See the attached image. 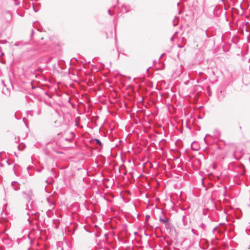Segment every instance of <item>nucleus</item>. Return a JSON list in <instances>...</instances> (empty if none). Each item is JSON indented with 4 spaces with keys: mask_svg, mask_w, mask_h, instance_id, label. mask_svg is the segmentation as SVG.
<instances>
[{
    "mask_svg": "<svg viewBox=\"0 0 250 250\" xmlns=\"http://www.w3.org/2000/svg\"><path fill=\"white\" fill-rule=\"evenodd\" d=\"M197 228V229H191V232L193 234L197 236H200V237L205 236L207 230L206 225L202 221L200 222Z\"/></svg>",
    "mask_w": 250,
    "mask_h": 250,
    "instance_id": "f257e3e1",
    "label": "nucleus"
},
{
    "mask_svg": "<svg viewBox=\"0 0 250 250\" xmlns=\"http://www.w3.org/2000/svg\"><path fill=\"white\" fill-rule=\"evenodd\" d=\"M22 194L24 198L27 201V203H30V201L32 200L34 195L33 191L30 189L23 191Z\"/></svg>",
    "mask_w": 250,
    "mask_h": 250,
    "instance_id": "f03ea898",
    "label": "nucleus"
},
{
    "mask_svg": "<svg viewBox=\"0 0 250 250\" xmlns=\"http://www.w3.org/2000/svg\"><path fill=\"white\" fill-rule=\"evenodd\" d=\"M52 116L54 118H57V120L54 121V125L55 126H59L61 125L62 122V117L58 112L55 111L54 113L52 114Z\"/></svg>",
    "mask_w": 250,
    "mask_h": 250,
    "instance_id": "7ed1b4c3",
    "label": "nucleus"
},
{
    "mask_svg": "<svg viewBox=\"0 0 250 250\" xmlns=\"http://www.w3.org/2000/svg\"><path fill=\"white\" fill-rule=\"evenodd\" d=\"M26 209L30 212H28L27 213V214L29 216L30 215V214H31L32 215H34L36 213V208L34 205L33 202H32L30 204L29 203H27L26 204Z\"/></svg>",
    "mask_w": 250,
    "mask_h": 250,
    "instance_id": "20e7f679",
    "label": "nucleus"
},
{
    "mask_svg": "<svg viewBox=\"0 0 250 250\" xmlns=\"http://www.w3.org/2000/svg\"><path fill=\"white\" fill-rule=\"evenodd\" d=\"M11 185L12 188L16 191L18 190L20 188V184H19L16 181L12 182Z\"/></svg>",
    "mask_w": 250,
    "mask_h": 250,
    "instance_id": "39448f33",
    "label": "nucleus"
},
{
    "mask_svg": "<svg viewBox=\"0 0 250 250\" xmlns=\"http://www.w3.org/2000/svg\"><path fill=\"white\" fill-rule=\"evenodd\" d=\"M42 108L43 104H40L38 105L37 109L35 111L37 115H40L42 113Z\"/></svg>",
    "mask_w": 250,
    "mask_h": 250,
    "instance_id": "423d86ee",
    "label": "nucleus"
},
{
    "mask_svg": "<svg viewBox=\"0 0 250 250\" xmlns=\"http://www.w3.org/2000/svg\"><path fill=\"white\" fill-rule=\"evenodd\" d=\"M183 224L184 226H187L188 224V220L186 215H183L182 219Z\"/></svg>",
    "mask_w": 250,
    "mask_h": 250,
    "instance_id": "0eeeda50",
    "label": "nucleus"
},
{
    "mask_svg": "<svg viewBox=\"0 0 250 250\" xmlns=\"http://www.w3.org/2000/svg\"><path fill=\"white\" fill-rule=\"evenodd\" d=\"M159 221L162 224H167L169 222L168 218H163L161 216L159 217Z\"/></svg>",
    "mask_w": 250,
    "mask_h": 250,
    "instance_id": "6e6552de",
    "label": "nucleus"
},
{
    "mask_svg": "<svg viewBox=\"0 0 250 250\" xmlns=\"http://www.w3.org/2000/svg\"><path fill=\"white\" fill-rule=\"evenodd\" d=\"M179 17H175L174 19L173 20V25L174 26H175L178 24V21H179Z\"/></svg>",
    "mask_w": 250,
    "mask_h": 250,
    "instance_id": "1a4fd4ad",
    "label": "nucleus"
},
{
    "mask_svg": "<svg viewBox=\"0 0 250 250\" xmlns=\"http://www.w3.org/2000/svg\"><path fill=\"white\" fill-rule=\"evenodd\" d=\"M123 8L125 9V13H127L130 11V7L128 5H124L123 6Z\"/></svg>",
    "mask_w": 250,
    "mask_h": 250,
    "instance_id": "9d476101",
    "label": "nucleus"
},
{
    "mask_svg": "<svg viewBox=\"0 0 250 250\" xmlns=\"http://www.w3.org/2000/svg\"><path fill=\"white\" fill-rule=\"evenodd\" d=\"M95 141L97 145H99L101 146H102V143L101 141L98 139H95Z\"/></svg>",
    "mask_w": 250,
    "mask_h": 250,
    "instance_id": "9b49d317",
    "label": "nucleus"
},
{
    "mask_svg": "<svg viewBox=\"0 0 250 250\" xmlns=\"http://www.w3.org/2000/svg\"><path fill=\"white\" fill-rule=\"evenodd\" d=\"M44 102L45 104L50 107H52L53 106L52 103L51 102L47 101L46 100H45Z\"/></svg>",
    "mask_w": 250,
    "mask_h": 250,
    "instance_id": "f8f14e48",
    "label": "nucleus"
},
{
    "mask_svg": "<svg viewBox=\"0 0 250 250\" xmlns=\"http://www.w3.org/2000/svg\"><path fill=\"white\" fill-rule=\"evenodd\" d=\"M171 224L169 222L165 225V228L167 229H170Z\"/></svg>",
    "mask_w": 250,
    "mask_h": 250,
    "instance_id": "ddd939ff",
    "label": "nucleus"
},
{
    "mask_svg": "<svg viewBox=\"0 0 250 250\" xmlns=\"http://www.w3.org/2000/svg\"><path fill=\"white\" fill-rule=\"evenodd\" d=\"M221 135V132L219 130L216 129L214 130V135L219 136Z\"/></svg>",
    "mask_w": 250,
    "mask_h": 250,
    "instance_id": "4468645a",
    "label": "nucleus"
},
{
    "mask_svg": "<svg viewBox=\"0 0 250 250\" xmlns=\"http://www.w3.org/2000/svg\"><path fill=\"white\" fill-rule=\"evenodd\" d=\"M21 44H23V43H22L21 42H16L14 44V45H15V46H19V45H21Z\"/></svg>",
    "mask_w": 250,
    "mask_h": 250,
    "instance_id": "2eb2a0df",
    "label": "nucleus"
},
{
    "mask_svg": "<svg viewBox=\"0 0 250 250\" xmlns=\"http://www.w3.org/2000/svg\"><path fill=\"white\" fill-rule=\"evenodd\" d=\"M5 14L9 15V18H10V19L12 18V14H11V13L10 11H7L5 12Z\"/></svg>",
    "mask_w": 250,
    "mask_h": 250,
    "instance_id": "dca6fc26",
    "label": "nucleus"
},
{
    "mask_svg": "<svg viewBox=\"0 0 250 250\" xmlns=\"http://www.w3.org/2000/svg\"><path fill=\"white\" fill-rule=\"evenodd\" d=\"M45 95H47L49 98H52V96H53V94H49L47 92L45 93Z\"/></svg>",
    "mask_w": 250,
    "mask_h": 250,
    "instance_id": "f3484780",
    "label": "nucleus"
},
{
    "mask_svg": "<svg viewBox=\"0 0 250 250\" xmlns=\"http://www.w3.org/2000/svg\"><path fill=\"white\" fill-rule=\"evenodd\" d=\"M150 218V215H148V214H147L146 215V220H145V223H146L147 221H148V219Z\"/></svg>",
    "mask_w": 250,
    "mask_h": 250,
    "instance_id": "a211bd4d",
    "label": "nucleus"
},
{
    "mask_svg": "<svg viewBox=\"0 0 250 250\" xmlns=\"http://www.w3.org/2000/svg\"><path fill=\"white\" fill-rule=\"evenodd\" d=\"M71 138H74L75 137V133L73 131L71 132Z\"/></svg>",
    "mask_w": 250,
    "mask_h": 250,
    "instance_id": "6ab92c4d",
    "label": "nucleus"
},
{
    "mask_svg": "<svg viewBox=\"0 0 250 250\" xmlns=\"http://www.w3.org/2000/svg\"><path fill=\"white\" fill-rule=\"evenodd\" d=\"M28 238L30 239V243L31 244H32V240L30 238V235H29V234H28V236H27Z\"/></svg>",
    "mask_w": 250,
    "mask_h": 250,
    "instance_id": "aec40b11",
    "label": "nucleus"
},
{
    "mask_svg": "<svg viewBox=\"0 0 250 250\" xmlns=\"http://www.w3.org/2000/svg\"><path fill=\"white\" fill-rule=\"evenodd\" d=\"M73 139V138H65V140L66 141H67L68 142H71L72 141V140Z\"/></svg>",
    "mask_w": 250,
    "mask_h": 250,
    "instance_id": "412c9836",
    "label": "nucleus"
},
{
    "mask_svg": "<svg viewBox=\"0 0 250 250\" xmlns=\"http://www.w3.org/2000/svg\"><path fill=\"white\" fill-rule=\"evenodd\" d=\"M218 99H219V100L220 101H221V100H223V97H222V96H219H219H218Z\"/></svg>",
    "mask_w": 250,
    "mask_h": 250,
    "instance_id": "4be33fe9",
    "label": "nucleus"
},
{
    "mask_svg": "<svg viewBox=\"0 0 250 250\" xmlns=\"http://www.w3.org/2000/svg\"><path fill=\"white\" fill-rule=\"evenodd\" d=\"M33 35H34V30L32 29L30 36H31V37H32Z\"/></svg>",
    "mask_w": 250,
    "mask_h": 250,
    "instance_id": "5701e85b",
    "label": "nucleus"
},
{
    "mask_svg": "<svg viewBox=\"0 0 250 250\" xmlns=\"http://www.w3.org/2000/svg\"><path fill=\"white\" fill-rule=\"evenodd\" d=\"M189 83V81H186V82H184V84H185V85H188V84Z\"/></svg>",
    "mask_w": 250,
    "mask_h": 250,
    "instance_id": "b1692460",
    "label": "nucleus"
},
{
    "mask_svg": "<svg viewBox=\"0 0 250 250\" xmlns=\"http://www.w3.org/2000/svg\"><path fill=\"white\" fill-rule=\"evenodd\" d=\"M108 14H109V15H113V13H112L111 12V11H110V9H109V10H108Z\"/></svg>",
    "mask_w": 250,
    "mask_h": 250,
    "instance_id": "393cba45",
    "label": "nucleus"
},
{
    "mask_svg": "<svg viewBox=\"0 0 250 250\" xmlns=\"http://www.w3.org/2000/svg\"><path fill=\"white\" fill-rule=\"evenodd\" d=\"M32 111H33V110H32V111H28L27 112L28 113V114H30L31 116H32V114L31 113V112H32Z\"/></svg>",
    "mask_w": 250,
    "mask_h": 250,
    "instance_id": "a878e982",
    "label": "nucleus"
},
{
    "mask_svg": "<svg viewBox=\"0 0 250 250\" xmlns=\"http://www.w3.org/2000/svg\"><path fill=\"white\" fill-rule=\"evenodd\" d=\"M217 227H217V226H216V227H215L213 229V230H212L213 233H214V231H215V229L217 228Z\"/></svg>",
    "mask_w": 250,
    "mask_h": 250,
    "instance_id": "bb28decb",
    "label": "nucleus"
},
{
    "mask_svg": "<svg viewBox=\"0 0 250 250\" xmlns=\"http://www.w3.org/2000/svg\"><path fill=\"white\" fill-rule=\"evenodd\" d=\"M27 250H35L34 249H33L32 248H28Z\"/></svg>",
    "mask_w": 250,
    "mask_h": 250,
    "instance_id": "cd10ccee",
    "label": "nucleus"
},
{
    "mask_svg": "<svg viewBox=\"0 0 250 250\" xmlns=\"http://www.w3.org/2000/svg\"><path fill=\"white\" fill-rule=\"evenodd\" d=\"M174 39V37L172 36L171 38H170V41H173Z\"/></svg>",
    "mask_w": 250,
    "mask_h": 250,
    "instance_id": "c85d7f7f",
    "label": "nucleus"
},
{
    "mask_svg": "<svg viewBox=\"0 0 250 250\" xmlns=\"http://www.w3.org/2000/svg\"><path fill=\"white\" fill-rule=\"evenodd\" d=\"M164 55V53L162 54L161 56H160V58H161Z\"/></svg>",
    "mask_w": 250,
    "mask_h": 250,
    "instance_id": "c756f323",
    "label": "nucleus"
},
{
    "mask_svg": "<svg viewBox=\"0 0 250 250\" xmlns=\"http://www.w3.org/2000/svg\"><path fill=\"white\" fill-rule=\"evenodd\" d=\"M46 200H47V201H48V203H49V198H46Z\"/></svg>",
    "mask_w": 250,
    "mask_h": 250,
    "instance_id": "7c9ffc66",
    "label": "nucleus"
},
{
    "mask_svg": "<svg viewBox=\"0 0 250 250\" xmlns=\"http://www.w3.org/2000/svg\"><path fill=\"white\" fill-rule=\"evenodd\" d=\"M206 35L208 37V35H207V31H206Z\"/></svg>",
    "mask_w": 250,
    "mask_h": 250,
    "instance_id": "2f4dec72",
    "label": "nucleus"
},
{
    "mask_svg": "<svg viewBox=\"0 0 250 250\" xmlns=\"http://www.w3.org/2000/svg\"><path fill=\"white\" fill-rule=\"evenodd\" d=\"M51 171L52 172H54V171H53V169H51Z\"/></svg>",
    "mask_w": 250,
    "mask_h": 250,
    "instance_id": "473e14b6",
    "label": "nucleus"
},
{
    "mask_svg": "<svg viewBox=\"0 0 250 250\" xmlns=\"http://www.w3.org/2000/svg\"><path fill=\"white\" fill-rule=\"evenodd\" d=\"M249 160H250V157Z\"/></svg>",
    "mask_w": 250,
    "mask_h": 250,
    "instance_id": "72a5a7b5",
    "label": "nucleus"
}]
</instances>
